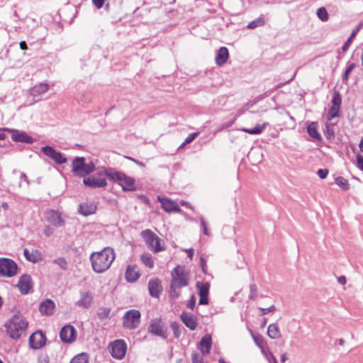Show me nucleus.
Segmentation results:
<instances>
[{
    "label": "nucleus",
    "mask_w": 363,
    "mask_h": 363,
    "mask_svg": "<svg viewBox=\"0 0 363 363\" xmlns=\"http://www.w3.org/2000/svg\"><path fill=\"white\" fill-rule=\"evenodd\" d=\"M115 259L113 249L105 247L100 252H93L90 261L93 270L96 273H103L108 270Z\"/></svg>",
    "instance_id": "obj_1"
},
{
    "label": "nucleus",
    "mask_w": 363,
    "mask_h": 363,
    "mask_svg": "<svg viewBox=\"0 0 363 363\" xmlns=\"http://www.w3.org/2000/svg\"><path fill=\"white\" fill-rule=\"evenodd\" d=\"M170 295L174 298L179 296L180 292L177 289L186 286L189 284V272L184 266H177L171 273Z\"/></svg>",
    "instance_id": "obj_2"
},
{
    "label": "nucleus",
    "mask_w": 363,
    "mask_h": 363,
    "mask_svg": "<svg viewBox=\"0 0 363 363\" xmlns=\"http://www.w3.org/2000/svg\"><path fill=\"white\" fill-rule=\"evenodd\" d=\"M105 174L111 181L118 183L123 191H131L135 190V180L122 172L113 168H105Z\"/></svg>",
    "instance_id": "obj_3"
},
{
    "label": "nucleus",
    "mask_w": 363,
    "mask_h": 363,
    "mask_svg": "<svg viewBox=\"0 0 363 363\" xmlns=\"http://www.w3.org/2000/svg\"><path fill=\"white\" fill-rule=\"evenodd\" d=\"M28 326L26 319L21 315H14L6 325L7 334L13 339L19 338Z\"/></svg>",
    "instance_id": "obj_4"
},
{
    "label": "nucleus",
    "mask_w": 363,
    "mask_h": 363,
    "mask_svg": "<svg viewBox=\"0 0 363 363\" xmlns=\"http://www.w3.org/2000/svg\"><path fill=\"white\" fill-rule=\"evenodd\" d=\"M140 235L147 248L154 253L164 250V245L162 244L161 239L151 230L147 229L143 230Z\"/></svg>",
    "instance_id": "obj_5"
},
{
    "label": "nucleus",
    "mask_w": 363,
    "mask_h": 363,
    "mask_svg": "<svg viewBox=\"0 0 363 363\" xmlns=\"http://www.w3.org/2000/svg\"><path fill=\"white\" fill-rule=\"evenodd\" d=\"M95 169L93 162H85L84 157H76L72 162V172L79 177H84Z\"/></svg>",
    "instance_id": "obj_6"
},
{
    "label": "nucleus",
    "mask_w": 363,
    "mask_h": 363,
    "mask_svg": "<svg viewBox=\"0 0 363 363\" xmlns=\"http://www.w3.org/2000/svg\"><path fill=\"white\" fill-rule=\"evenodd\" d=\"M17 264L11 259L0 258V277H13L17 274Z\"/></svg>",
    "instance_id": "obj_7"
},
{
    "label": "nucleus",
    "mask_w": 363,
    "mask_h": 363,
    "mask_svg": "<svg viewBox=\"0 0 363 363\" xmlns=\"http://www.w3.org/2000/svg\"><path fill=\"white\" fill-rule=\"evenodd\" d=\"M106 177L105 169H104L98 172L97 176L92 175L84 178L83 183L85 186L92 189L105 188L107 186Z\"/></svg>",
    "instance_id": "obj_8"
},
{
    "label": "nucleus",
    "mask_w": 363,
    "mask_h": 363,
    "mask_svg": "<svg viewBox=\"0 0 363 363\" xmlns=\"http://www.w3.org/2000/svg\"><path fill=\"white\" fill-rule=\"evenodd\" d=\"M140 313L138 310H129L123 317V325L126 329L136 328L140 321Z\"/></svg>",
    "instance_id": "obj_9"
},
{
    "label": "nucleus",
    "mask_w": 363,
    "mask_h": 363,
    "mask_svg": "<svg viewBox=\"0 0 363 363\" xmlns=\"http://www.w3.org/2000/svg\"><path fill=\"white\" fill-rule=\"evenodd\" d=\"M42 152L48 157L53 160L58 164H65L67 160L63 154L60 152L57 151L51 146H45L41 148Z\"/></svg>",
    "instance_id": "obj_10"
},
{
    "label": "nucleus",
    "mask_w": 363,
    "mask_h": 363,
    "mask_svg": "<svg viewBox=\"0 0 363 363\" xmlns=\"http://www.w3.org/2000/svg\"><path fill=\"white\" fill-rule=\"evenodd\" d=\"M127 345L124 340H117L111 345V353L113 357L121 359L126 352Z\"/></svg>",
    "instance_id": "obj_11"
},
{
    "label": "nucleus",
    "mask_w": 363,
    "mask_h": 363,
    "mask_svg": "<svg viewBox=\"0 0 363 363\" xmlns=\"http://www.w3.org/2000/svg\"><path fill=\"white\" fill-rule=\"evenodd\" d=\"M148 331L164 339H166L167 337V331L161 319L152 320L148 326Z\"/></svg>",
    "instance_id": "obj_12"
},
{
    "label": "nucleus",
    "mask_w": 363,
    "mask_h": 363,
    "mask_svg": "<svg viewBox=\"0 0 363 363\" xmlns=\"http://www.w3.org/2000/svg\"><path fill=\"white\" fill-rule=\"evenodd\" d=\"M60 337L62 342L65 343H72L76 340L77 330L74 326L66 325L62 328Z\"/></svg>",
    "instance_id": "obj_13"
},
{
    "label": "nucleus",
    "mask_w": 363,
    "mask_h": 363,
    "mask_svg": "<svg viewBox=\"0 0 363 363\" xmlns=\"http://www.w3.org/2000/svg\"><path fill=\"white\" fill-rule=\"evenodd\" d=\"M157 200L161 203L162 208L167 213H181L182 210L178 204L173 200L164 196H158Z\"/></svg>",
    "instance_id": "obj_14"
},
{
    "label": "nucleus",
    "mask_w": 363,
    "mask_h": 363,
    "mask_svg": "<svg viewBox=\"0 0 363 363\" xmlns=\"http://www.w3.org/2000/svg\"><path fill=\"white\" fill-rule=\"evenodd\" d=\"M46 341L45 335L40 331L33 333L29 337L30 347L34 350L41 348Z\"/></svg>",
    "instance_id": "obj_15"
},
{
    "label": "nucleus",
    "mask_w": 363,
    "mask_h": 363,
    "mask_svg": "<svg viewBox=\"0 0 363 363\" xmlns=\"http://www.w3.org/2000/svg\"><path fill=\"white\" fill-rule=\"evenodd\" d=\"M5 130L11 133V139L15 142L25 143L28 144H31L34 142L33 138L29 136L24 131H19L15 129L8 128Z\"/></svg>",
    "instance_id": "obj_16"
},
{
    "label": "nucleus",
    "mask_w": 363,
    "mask_h": 363,
    "mask_svg": "<svg viewBox=\"0 0 363 363\" xmlns=\"http://www.w3.org/2000/svg\"><path fill=\"white\" fill-rule=\"evenodd\" d=\"M47 220L53 226L59 228L65 225V220L60 212L50 210L47 212Z\"/></svg>",
    "instance_id": "obj_17"
},
{
    "label": "nucleus",
    "mask_w": 363,
    "mask_h": 363,
    "mask_svg": "<svg viewBox=\"0 0 363 363\" xmlns=\"http://www.w3.org/2000/svg\"><path fill=\"white\" fill-rule=\"evenodd\" d=\"M196 288L198 289V294L200 296L199 304L206 305L208 303V292L210 284L208 282H197Z\"/></svg>",
    "instance_id": "obj_18"
},
{
    "label": "nucleus",
    "mask_w": 363,
    "mask_h": 363,
    "mask_svg": "<svg viewBox=\"0 0 363 363\" xmlns=\"http://www.w3.org/2000/svg\"><path fill=\"white\" fill-rule=\"evenodd\" d=\"M93 303V295L90 291H82L80 293V298L75 303L79 308L87 309Z\"/></svg>",
    "instance_id": "obj_19"
},
{
    "label": "nucleus",
    "mask_w": 363,
    "mask_h": 363,
    "mask_svg": "<svg viewBox=\"0 0 363 363\" xmlns=\"http://www.w3.org/2000/svg\"><path fill=\"white\" fill-rule=\"evenodd\" d=\"M140 277L138 267L135 264L128 265L125 273V278L127 281L133 283Z\"/></svg>",
    "instance_id": "obj_20"
},
{
    "label": "nucleus",
    "mask_w": 363,
    "mask_h": 363,
    "mask_svg": "<svg viewBox=\"0 0 363 363\" xmlns=\"http://www.w3.org/2000/svg\"><path fill=\"white\" fill-rule=\"evenodd\" d=\"M18 287L22 294H28L32 288L31 277L30 275L23 274L18 280Z\"/></svg>",
    "instance_id": "obj_21"
},
{
    "label": "nucleus",
    "mask_w": 363,
    "mask_h": 363,
    "mask_svg": "<svg viewBox=\"0 0 363 363\" xmlns=\"http://www.w3.org/2000/svg\"><path fill=\"white\" fill-rule=\"evenodd\" d=\"M49 89V85L46 83H40L30 89V94L35 101L41 99V96L46 93Z\"/></svg>",
    "instance_id": "obj_22"
},
{
    "label": "nucleus",
    "mask_w": 363,
    "mask_h": 363,
    "mask_svg": "<svg viewBox=\"0 0 363 363\" xmlns=\"http://www.w3.org/2000/svg\"><path fill=\"white\" fill-rule=\"evenodd\" d=\"M181 319L184 324L191 330H196L198 325V321L196 316L189 313L183 312L181 314Z\"/></svg>",
    "instance_id": "obj_23"
},
{
    "label": "nucleus",
    "mask_w": 363,
    "mask_h": 363,
    "mask_svg": "<svg viewBox=\"0 0 363 363\" xmlns=\"http://www.w3.org/2000/svg\"><path fill=\"white\" fill-rule=\"evenodd\" d=\"M23 255L28 261L33 263L38 262L43 258L42 253L38 250L25 248L23 250Z\"/></svg>",
    "instance_id": "obj_24"
},
{
    "label": "nucleus",
    "mask_w": 363,
    "mask_h": 363,
    "mask_svg": "<svg viewBox=\"0 0 363 363\" xmlns=\"http://www.w3.org/2000/svg\"><path fill=\"white\" fill-rule=\"evenodd\" d=\"M150 294L154 297H158L162 291L161 281L158 279H152L148 283Z\"/></svg>",
    "instance_id": "obj_25"
},
{
    "label": "nucleus",
    "mask_w": 363,
    "mask_h": 363,
    "mask_svg": "<svg viewBox=\"0 0 363 363\" xmlns=\"http://www.w3.org/2000/svg\"><path fill=\"white\" fill-rule=\"evenodd\" d=\"M212 340L209 335H204L200 340L198 347L203 355L208 354L211 348Z\"/></svg>",
    "instance_id": "obj_26"
},
{
    "label": "nucleus",
    "mask_w": 363,
    "mask_h": 363,
    "mask_svg": "<svg viewBox=\"0 0 363 363\" xmlns=\"http://www.w3.org/2000/svg\"><path fill=\"white\" fill-rule=\"evenodd\" d=\"M96 205L94 203H83L79 206V212L84 216H89L95 213L96 211Z\"/></svg>",
    "instance_id": "obj_27"
},
{
    "label": "nucleus",
    "mask_w": 363,
    "mask_h": 363,
    "mask_svg": "<svg viewBox=\"0 0 363 363\" xmlns=\"http://www.w3.org/2000/svg\"><path fill=\"white\" fill-rule=\"evenodd\" d=\"M55 307V303L50 299H47L40 304L39 311L43 315H48L52 313Z\"/></svg>",
    "instance_id": "obj_28"
},
{
    "label": "nucleus",
    "mask_w": 363,
    "mask_h": 363,
    "mask_svg": "<svg viewBox=\"0 0 363 363\" xmlns=\"http://www.w3.org/2000/svg\"><path fill=\"white\" fill-rule=\"evenodd\" d=\"M229 57L228 50L225 47H221L218 50V54L216 57V62L218 65L221 66L224 65L228 60Z\"/></svg>",
    "instance_id": "obj_29"
},
{
    "label": "nucleus",
    "mask_w": 363,
    "mask_h": 363,
    "mask_svg": "<svg viewBox=\"0 0 363 363\" xmlns=\"http://www.w3.org/2000/svg\"><path fill=\"white\" fill-rule=\"evenodd\" d=\"M268 125V123H264L262 125H256L255 128H241L240 130L247 133L251 135H258L263 132V130L266 128V127Z\"/></svg>",
    "instance_id": "obj_30"
},
{
    "label": "nucleus",
    "mask_w": 363,
    "mask_h": 363,
    "mask_svg": "<svg viewBox=\"0 0 363 363\" xmlns=\"http://www.w3.org/2000/svg\"><path fill=\"white\" fill-rule=\"evenodd\" d=\"M267 335L272 339H279L281 337V332L276 323H272L268 326Z\"/></svg>",
    "instance_id": "obj_31"
},
{
    "label": "nucleus",
    "mask_w": 363,
    "mask_h": 363,
    "mask_svg": "<svg viewBox=\"0 0 363 363\" xmlns=\"http://www.w3.org/2000/svg\"><path fill=\"white\" fill-rule=\"evenodd\" d=\"M307 132L312 138L320 140L321 135L318 133V124L317 123L312 122L307 126Z\"/></svg>",
    "instance_id": "obj_32"
},
{
    "label": "nucleus",
    "mask_w": 363,
    "mask_h": 363,
    "mask_svg": "<svg viewBox=\"0 0 363 363\" xmlns=\"http://www.w3.org/2000/svg\"><path fill=\"white\" fill-rule=\"evenodd\" d=\"M362 26H363V21L362 23H360L354 30H352L350 36L348 38V39L347 40L345 43L342 47V50L343 52H346L348 50L353 39L355 38L357 33H358V31L359 30V29L362 28Z\"/></svg>",
    "instance_id": "obj_33"
},
{
    "label": "nucleus",
    "mask_w": 363,
    "mask_h": 363,
    "mask_svg": "<svg viewBox=\"0 0 363 363\" xmlns=\"http://www.w3.org/2000/svg\"><path fill=\"white\" fill-rule=\"evenodd\" d=\"M255 344L261 349L262 353H265L266 342L260 334H254L250 331Z\"/></svg>",
    "instance_id": "obj_34"
},
{
    "label": "nucleus",
    "mask_w": 363,
    "mask_h": 363,
    "mask_svg": "<svg viewBox=\"0 0 363 363\" xmlns=\"http://www.w3.org/2000/svg\"><path fill=\"white\" fill-rule=\"evenodd\" d=\"M265 24V19L263 16H259V18L250 21L247 28L248 29H254L257 27L262 26Z\"/></svg>",
    "instance_id": "obj_35"
},
{
    "label": "nucleus",
    "mask_w": 363,
    "mask_h": 363,
    "mask_svg": "<svg viewBox=\"0 0 363 363\" xmlns=\"http://www.w3.org/2000/svg\"><path fill=\"white\" fill-rule=\"evenodd\" d=\"M140 260L146 267L150 269L153 268L154 267V261L152 257L149 254H143L140 256Z\"/></svg>",
    "instance_id": "obj_36"
},
{
    "label": "nucleus",
    "mask_w": 363,
    "mask_h": 363,
    "mask_svg": "<svg viewBox=\"0 0 363 363\" xmlns=\"http://www.w3.org/2000/svg\"><path fill=\"white\" fill-rule=\"evenodd\" d=\"M335 184L343 190L350 189V184L347 179L342 177H337L335 179Z\"/></svg>",
    "instance_id": "obj_37"
},
{
    "label": "nucleus",
    "mask_w": 363,
    "mask_h": 363,
    "mask_svg": "<svg viewBox=\"0 0 363 363\" xmlns=\"http://www.w3.org/2000/svg\"><path fill=\"white\" fill-rule=\"evenodd\" d=\"M111 313V308L106 307H101L98 309L97 315L99 319L104 320L108 318Z\"/></svg>",
    "instance_id": "obj_38"
},
{
    "label": "nucleus",
    "mask_w": 363,
    "mask_h": 363,
    "mask_svg": "<svg viewBox=\"0 0 363 363\" xmlns=\"http://www.w3.org/2000/svg\"><path fill=\"white\" fill-rule=\"evenodd\" d=\"M170 328L173 331L175 337L178 338L182 334V326L177 322H173L170 325Z\"/></svg>",
    "instance_id": "obj_39"
},
{
    "label": "nucleus",
    "mask_w": 363,
    "mask_h": 363,
    "mask_svg": "<svg viewBox=\"0 0 363 363\" xmlns=\"http://www.w3.org/2000/svg\"><path fill=\"white\" fill-rule=\"evenodd\" d=\"M53 263L58 265L62 270H67L68 268V262L64 257H58L54 259Z\"/></svg>",
    "instance_id": "obj_40"
},
{
    "label": "nucleus",
    "mask_w": 363,
    "mask_h": 363,
    "mask_svg": "<svg viewBox=\"0 0 363 363\" xmlns=\"http://www.w3.org/2000/svg\"><path fill=\"white\" fill-rule=\"evenodd\" d=\"M70 363H88V357L84 353L78 354L71 360Z\"/></svg>",
    "instance_id": "obj_41"
},
{
    "label": "nucleus",
    "mask_w": 363,
    "mask_h": 363,
    "mask_svg": "<svg viewBox=\"0 0 363 363\" xmlns=\"http://www.w3.org/2000/svg\"><path fill=\"white\" fill-rule=\"evenodd\" d=\"M317 16L323 22L328 20V13L324 7H320L317 10Z\"/></svg>",
    "instance_id": "obj_42"
},
{
    "label": "nucleus",
    "mask_w": 363,
    "mask_h": 363,
    "mask_svg": "<svg viewBox=\"0 0 363 363\" xmlns=\"http://www.w3.org/2000/svg\"><path fill=\"white\" fill-rule=\"evenodd\" d=\"M339 110H340L339 107L332 106L331 108H330V110L328 111V113L327 115L328 120L331 121L333 118L338 116Z\"/></svg>",
    "instance_id": "obj_43"
},
{
    "label": "nucleus",
    "mask_w": 363,
    "mask_h": 363,
    "mask_svg": "<svg viewBox=\"0 0 363 363\" xmlns=\"http://www.w3.org/2000/svg\"><path fill=\"white\" fill-rule=\"evenodd\" d=\"M257 297V287L255 284H251L250 285V294L249 298L251 300H255Z\"/></svg>",
    "instance_id": "obj_44"
},
{
    "label": "nucleus",
    "mask_w": 363,
    "mask_h": 363,
    "mask_svg": "<svg viewBox=\"0 0 363 363\" xmlns=\"http://www.w3.org/2000/svg\"><path fill=\"white\" fill-rule=\"evenodd\" d=\"M341 97L338 92H335L332 99V106L336 107H340Z\"/></svg>",
    "instance_id": "obj_45"
},
{
    "label": "nucleus",
    "mask_w": 363,
    "mask_h": 363,
    "mask_svg": "<svg viewBox=\"0 0 363 363\" xmlns=\"http://www.w3.org/2000/svg\"><path fill=\"white\" fill-rule=\"evenodd\" d=\"M199 133L198 132L189 134L179 147H183L186 145L191 143L199 135Z\"/></svg>",
    "instance_id": "obj_46"
},
{
    "label": "nucleus",
    "mask_w": 363,
    "mask_h": 363,
    "mask_svg": "<svg viewBox=\"0 0 363 363\" xmlns=\"http://www.w3.org/2000/svg\"><path fill=\"white\" fill-rule=\"evenodd\" d=\"M259 311V315H264L268 313L274 312L276 311V307L274 305H272L268 308H258Z\"/></svg>",
    "instance_id": "obj_47"
},
{
    "label": "nucleus",
    "mask_w": 363,
    "mask_h": 363,
    "mask_svg": "<svg viewBox=\"0 0 363 363\" xmlns=\"http://www.w3.org/2000/svg\"><path fill=\"white\" fill-rule=\"evenodd\" d=\"M200 223H201V225L203 234H205L207 236H210L211 233L207 228V224H206L203 216L200 217Z\"/></svg>",
    "instance_id": "obj_48"
},
{
    "label": "nucleus",
    "mask_w": 363,
    "mask_h": 363,
    "mask_svg": "<svg viewBox=\"0 0 363 363\" xmlns=\"http://www.w3.org/2000/svg\"><path fill=\"white\" fill-rule=\"evenodd\" d=\"M268 359L270 363H277V361L273 354L265 348V353H262Z\"/></svg>",
    "instance_id": "obj_49"
},
{
    "label": "nucleus",
    "mask_w": 363,
    "mask_h": 363,
    "mask_svg": "<svg viewBox=\"0 0 363 363\" xmlns=\"http://www.w3.org/2000/svg\"><path fill=\"white\" fill-rule=\"evenodd\" d=\"M191 359L193 363H203L202 356L196 352L192 353Z\"/></svg>",
    "instance_id": "obj_50"
},
{
    "label": "nucleus",
    "mask_w": 363,
    "mask_h": 363,
    "mask_svg": "<svg viewBox=\"0 0 363 363\" xmlns=\"http://www.w3.org/2000/svg\"><path fill=\"white\" fill-rule=\"evenodd\" d=\"M354 67H355V65L354 63H351L350 65H348V67H347V69L345 72L344 76H343L344 80L347 81L348 79L349 75H350V72L353 70Z\"/></svg>",
    "instance_id": "obj_51"
},
{
    "label": "nucleus",
    "mask_w": 363,
    "mask_h": 363,
    "mask_svg": "<svg viewBox=\"0 0 363 363\" xmlns=\"http://www.w3.org/2000/svg\"><path fill=\"white\" fill-rule=\"evenodd\" d=\"M317 174L320 179H325L328 174V170L327 169H320Z\"/></svg>",
    "instance_id": "obj_52"
},
{
    "label": "nucleus",
    "mask_w": 363,
    "mask_h": 363,
    "mask_svg": "<svg viewBox=\"0 0 363 363\" xmlns=\"http://www.w3.org/2000/svg\"><path fill=\"white\" fill-rule=\"evenodd\" d=\"M357 166L363 171V157L360 155H357Z\"/></svg>",
    "instance_id": "obj_53"
},
{
    "label": "nucleus",
    "mask_w": 363,
    "mask_h": 363,
    "mask_svg": "<svg viewBox=\"0 0 363 363\" xmlns=\"http://www.w3.org/2000/svg\"><path fill=\"white\" fill-rule=\"evenodd\" d=\"M325 134L328 139L330 138L331 137H333V135H334V133H333V130L328 125H326V126H325Z\"/></svg>",
    "instance_id": "obj_54"
},
{
    "label": "nucleus",
    "mask_w": 363,
    "mask_h": 363,
    "mask_svg": "<svg viewBox=\"0 0 363 363\" xmlns=\"http://www.w3.org/2000/svg\"><path fill=\"white\" fill-rule=\"evenodd\" d=\"M196 304V298L194 296H191L190 301L187 303V307L190 309H193Z\"/></svg>",
    "instance_id": "obj_55"
},
{
    "label": "nucleus",
    "mask_w": 363,
    "mask_h": 363,
    "mask_svg": "<svg viewBox=\"0 0 363 363\" xmlns=\"http://www.w3.org/2000/svg\"><path fill=\"white\" fill-rule=\"evenodd\" d=\"M104 1L105 0H92L93 4L97 9H101L104 5Z\"/></svg>",
    "instance_id": "obj_56"
},
{
    "label": "nucleus",
    "mask_w": 363,
    "mask_h": 363,
    "mask_svg": "<svg viewBox=\"0 0 363 363\" xmlns=\"http://www.w3.org/2000/svg\"><path fill=\"white\" fill-rule=\"evenodd\" d=\"M27 23H28V26H30L32 27H35L38 26L37 21L34 18H28L27 19Z\"/></svg>",
    "instance_id": "obj_57"
},
{
    "label": "nucleus",
    "mask_w": 363,
    "mask_h": 363,
    "mask_svg": "<svg viewBox=\"0 0 363 363\" xmlns=\"http://www.w3.org/2000/svg\"><path fill=\"white\" fill-rule=\"evenodd\" d=\"M126 158L128 159L129 160H131L132 162H133L136 164L139 165L140 167H145V164L140 161H138V160H137L134 158H132L130 157H127Z\"/></svg>",
    "instance_id": "obj_58"
},
{
    "label": "nucleus",
    "mask_w": 363,
    "mask_h": 363,
    "mask_svg": "<svg viewBox=\"0 0 363 363\" xmlns=\"http://www.w3.org/2000/svg\"><path fill=\"white\" fill-rule=\"evenodd\" d=\"M337 281L341 285H345L347 283V279L345 276H340L337 277Z\"/></svg>",
    "instance_id": "obj_59"
},
{
    "label": "nucleus",
    "mask_w": 363,
    "mask_h": 363,
    "mask_svg": "<svg viewBox=\"0 0 363 363\" xmlns=\"http://www.w3.org/2000/svg\"><path fill=\"white\" fill-rule=\"evenodd\" d=\"M180 204L184 207H186L188 208H190L194 211V208L191 206L190 203H189L187 201H185L184 200L180 201Z\"/></svg>",
    "instance_id": "obj_60"
},
{
    "label": "nucleus",
    "mask_w": 363,
    "mask_h": 363,
    "mask_svg": "<svg viewBox=\"0 0 363 363\" xmlns=\"http://www.w3.org/2000/svg\"><path fill=\"white\" fill-rule=\"evenodd\" d=\"M185 252L187 253L188 257L191 259H192L193 256H194V249H192V248L187 249V250H185Z\"/></svg>",
    "instance_id": "obj_61"
},
{
    "label": "nucleus",
    "mask_w": 363,
    "mask_h": 363,
    "mask_svg": "<svg viewBox=\"0 0 363 363\" xmlns=\"http://www.w3.org/2000/svg\"><path fill=\"white\" fill-rule=\"evenodd\" d=\"M201 268H202V271L203 272H206V262L205 261V259L203 258H201Z\"/></svg>",
    "instance_id": "obj_62"
},
{
    "label": "nucleus",
    "mask_w": 363,
    "mask_h": 363,
    "mask_svg": "<svg viewBox=\"0 0 363 363\" xmlns=\"http://www.w3.org/2000/svg\"><path fill=\"white\" fill-rule=\"evenodd\" d=\"M21 180L25 181L26 184H28V180L25 173L22 172L20 176Z\"/></svg>",
    "instance_id": "obj_63"
},
{
    "label": "nucleus",
    "mask_w": 363,
    "mask_h": 363,
    "mask_svg": "<svg viewBox=\"0 0 363 363\" xmlns=\"http://www.w3.org/2000/svg\"><path fill=\"white\" fill-rule=\"evenodd\" d=\"M45 235L48 237H49L52 233V230H50V228L49 227H47L45 229Z\"/></svg>",
    "instance_id": "obj_64"
}]
</instances>
